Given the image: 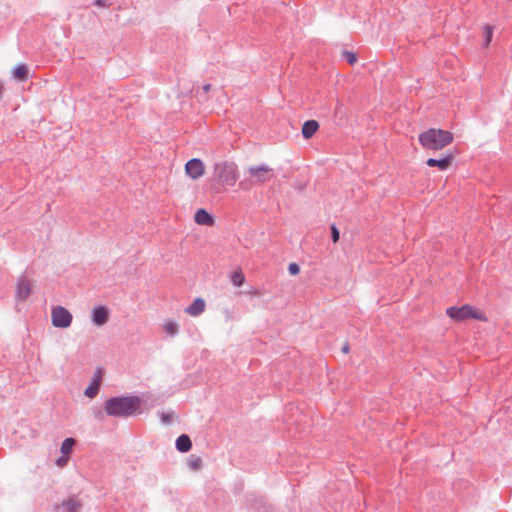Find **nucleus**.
<instances>
[{
    "mask_svg": "<svg viewBox=\"0 0 512 512\" xmlns=\"http://www.w3.org/2000/svg\"><path fill=\"white\" fill-rule=\"evenodd\" d=\"M212 178L219 184L234 186L238 180L236 164L228 161L215 163Z\"/></svg>",
    "mask_w": 512,
    "mask_h": 512,
    "instance_id": "nucleus-3",
    "label": "nucleus"
},
{
    "mask_svg": "<svg viewBox=\"0 0 512 512\" xmlns=\"http://www.w3.org/2000/svg\"><path fill=\"white\" fill-rule=\"evenodd\" d=\"M91 317L94 325L102 326L108 321V309L105 306H96L92 309Z\"/></svg>",
    "mask_w": 512,
    "mask_h": 512,
    "instance_id": "nucleus-10",
    "label": "nucleus"
},
{
    "mask_svg": "<svg viewBox=\"0 0 512 512\" xmlns=\"http://www.w3.org/2000/svg\"><path fill=\"white\" fill-rule=\"evenodd\" d=\"M11 74H12V78L15 81H18V82L26 81L29 76V66L27 64H18L11 71Z\"/></svg>",
    "mask_w": 512,
    "mask_h": 512,
    "instance_id": "nucleus-13",
    "label": "nucleus"
},
{
    "mask_svg": "<svg viewBox=\"0 0 512 512\" xmlns=\"http://www.w3.org/2000/svg\"><path fill=\"white\" fill-rule=\"evenodd\" d=\"M206 304L204 299L196 298L192 304H190L187 308H185V312L193 317H197L202 314L205 310Z\"/></svg>",
    "mask_w": 512,
    "mask_h": 512,
    "instance_id": "nucleus-12",
    "label": "nucleus"
},
{
    "mask_svg": "<svg viewBox=\"0 0 512 512\" xmlns=\"http://www.w3.org/2000/svg\"><path fill=\"white\" fill-rule=\"evenodd\" d=\"M140 405L137 396H115L105 401L104 410L108 416L126 418L133 415Z\"/></svg>",
    "mask_w": 512,
    "mask_h": 512,
    "instance_id": "nucleus-1",
    "label": "nucleus"
},
{
    "mask_svg": "<svg viewBox=\"0 0 512 512\" xmlns=\"http://www.w3.org/2000/svg\"><path fill=\"white\" fill-rule=\"evenodd\" d=\"M231 282L236 287H241L245 282V277L240 270H236L231 275Z\"/></svg>",
    "mask_w": 512,
    "mask_h": 512,
    "instance_id": "nucleus-20",
    "label": "nucleus"
},
{
    "mask_svg": "<svg viewBox=\"0 0 512 512\" xmlns=\"http://www.w3.org/2000/svg\"><path fill=\"white\" fill-rule=\"evenodd\" d=\"M93 4L97 7L108 8L111 6L110 0H94Z\"/></svg>",
    "mask_w": 512,
    "mask_h": 512,
    "instance_id": "nucleus-26",
    "label": "nucleus"
},
{
    "mask_svg": "<svg viewBox=\"0 0 512 512\" xmlns=\"http://www.w3.org/2000/svg\"><path fill=\"white\" fill-rule=\"evenodd\" d=\"M173 414L172 413H160V419L163 424H170L172 422Z\"/></svg>",
    "mask_w": 512,
    "mask_h": 512,
    "instance_id": "nucleus-24",
    "label": "nucleus"
},
{
    "mask_svg": "<svg viewBox=\"0 0 512 512\" xmlns=\"http://www.w3.org/2000/svg\"><path fill=\"white\" fill-rule=\"evenodd\" d=\"M343 57L349 64H354L357 61L356 55L350 51H343Z\"/></svg>",
    "mask_w": 512,
    "mask_h": 512,
    "instance_id": "nucleus-23",
    "label": "nucleus"
},
{
    "mask_svg": "<svg viewBox=\"0 0 512 512\" xmlns=\"http://www.w3.org/2000/svg\"><path fill=\"white\" fill-rule=\"evenodd\" d=\"M73 320V316L68 309L57 305L51 309V322L55 328H68Z\"/></svg>",
    "mask_w": 512,
    "mask_h": 512,
    "instance_id": "nucleus-5",
    "label": "nucleus"
},
{
    "mask_svg": "<svg viewBox=\"0 0 512 512\" xmlns=\"http://www.w3.org/2000/svg\"><path fill=\"white\" fill-rule=\"evenodd\" d=\"M31 291V278L29 274L22 275L16 285V299L18 302L27 300Z\"/></svg>",
    "mask_w": 512,
    "mask_h": 512,
    "instance_id": "nucleus-7",
    "label": "nucleus"
},
{
    "mask_svg": "<svg viewBox=\"0 0 512 512\" xmlns=\"http://www.w3.org/2000/svg\"><path fill=\"white\" fill-rule=\"evenodd\" d=\"M187 465L191 470H200L202 468V459L199 456L191 455L187 460Z\"/></svg>",
    "mask_w": 512,
    "mask_h": 512,
    "instance_id": "nucleus-19",
    "label": "nucleus"
},
{
    "mask_svg": "<svg viewBox=\"0 0 512 512\" xmlns=\"http://www.w3.org/2000/svg\"><path fill=\"white\" fill-rule=\"evenodd\" d=\"M453 141V134L447 130L430 128L419 135V142L425 149L440 150Z\"/></svg>",
    "mask_w": 512,
    "mask_h": 512,
    "instance_id": "nucleus-2",
    "label": "nucleus"
},
{
    "mask_svg": "<svg viewBox=\"0 0 512 512\" xmlns=\"http://www.w3.org/2000/svg\"><path fill=\"white\" fill-rule=\"evenodd\" d=\"M288 271L291 275H296L300 271V267L297 263H290L288 266Z\"/></svg>",
    "mask_w": 512,
    "mask_h": 512,
    "instance_id": "nucleus-27",
    "label": "nucleus"
},
{
    "mask_svg": "<svg viewBox=\"0 0 512 512\" xmlns=\"http://www.w3.org/2000/svg\"><path fill=\"white\" fill-rule=\"evenodd\" d=\"M248 173L259 183L270 181L274 177V171L266 164L250 166Z\"/></svg>",
    "mask_w": 512,
    "mask_h": 512,
    "instance_id": "nucleus-6",
    "label": "nucleus"
},
{
    "mask_svg": "<svg viewBox=\"0 0 512 512\" xmlns=\"http://www.w3.org/2000/svg\"><path fill=\"white\" fill-rule=\"evenodd\" d=\"M348 350H349V346H348V344H345V345L342 347V351H343L344 353H347V352H348Z\"/></svg>",
    "mask_w": 512,
    "mask_h": 512,
    "instance_id": "nucleus-30",
    "label": "nucleus"
},
{
    "mask_svg": "<svg viewBox=\"0 0 512 512\" xmlns=\"http://www.w3.org/2000/svg\"><path fill=\"white\" fill-rule=\"evenodd\" d=\"M186 174L196 180L204 174V164L198 158L190 159L185 165Z\"/></svg>",
    "mask_w": 512,
    "mask_h": 512,
    "instance_id": "nucleus-8",
    "label": "nucleus"
},
{
    "mask_svg": "<svg viewBox=\"0 0 512 512\" xmlns=\"http://www.w3.org/2000/svg\"><path fill=\"white\" fill-rule=\"evenodd\" d=\"M175 446L179 452L186 453L191 449L192 442L188 435L182 434L176 439Z\"/></svg>",
    "mask_w": 512,
    "mask_h": 512,
    "instance_id": "nucleus-17",
    "label": "nucleus"
},
{
    "mask_svg": "<svg viewBox=\"0 0 512 512\" xmlns=\"http://www.w3.org/2000/svg\"><path fill=\"white\" fill-rule=\"evenodd\" d=\"M76 441L74 438H66L61 444L60 451L63 455L68 456L70 452L72 451V448L74 447Z\"/></svg>",
    "mask_w": 512,
    "mask_h": 512,
    "instance_id": "nucleus-18",
    "label": "nucleus"
},
{
    "mask_svg": "<svg viewBox=\"0 0 512 512\" xmlns=\"http://www.w3.org/2000/svg\"><path fill=\"white\" fill-rule=\"evenodd\" d=\"M194 220L199 225L210 226L214 223L213 217L205 209L202 208L195 212Z\"/></svg>",
    "mask_w": 512,
    "mask_h": 512,
    "instance_id": "nucleus-15",
    "label": "nucleus"
},
{
    "mask_svg": "<svg viewBox=\"0 0 512 512\" xmlns=\"http://www.w3.org/2000/svg\"><path fill=\"white\" fill-rule=\"evenodd\" d=\"M493 36V27L487 25L484 27V45L488 46L492 40Z\"/></svg>",
    "mask_w": 512,
    "mask_h": 512,
    "instance_id": "nucleus-22",
    "label": "nucleus"
},
{
    "mask_svg": "<svg viewBox=\"0 0 512 512\" xmlns=\"http://www.w3.org/2000/svg\"><path fill=\"white\" fill-rule=\"evenodd\" d=\"M83 504L77 496H70L63 500L59 506L61 512H79Z\"/></svg>",
    "mask_w": 512,
    "mask_h": 512,
    "instance_id": "nucleus-9",
    "label": "nucleus"
},
{
    "mask_svg": "<svg viewBox=\"0 0 512 512\" xmlns=\"http://www.w3.org/2000/svg\"><path fill=\"white\" fill-rule=\"evenodd\" d=\"M210 89H211V85H210V84H205V85L203 86V91H204L205 93H206V92H208Z\"/></svg>",
    "mask_w": 512,
    "mask_h": 512,
    "instance_id": "nucleus-29",
    "label": "nucleus"
},
{
    "mask_svg": "<svg viewBox=\"0 0 512 512\" xmlns=\"http://www.w3.org/2000/svg\"><path fill=\"white\" fill-rule=\"evenodd\" d=\"M68 459L69 457L66 456V455H63L61 457H59L57 460H56V464L59 466V467H63L67 464L68 462Z\"/></svg>",
    "mask_w": 512,
    "mask_h": 512,
    "instance_id": "nucleus-28",
    "label": "nucleus"
},
{
    "mask_svg": "<svg viewBox=\"0 0 512 512\" xmlns=\"http://www.w3.org/2000/svg\"><path fill=\"white\" fill-rule=\"evenodd\" d=\"M165 332L170 336H175L179 332V325L175 321H167L164 324Z\"/></svg>",
    "mask_w": 512,
    "mask_h": 512,
    "instance_id": "nucleus-21",
    "label": "nucleus"
},
{
    "mask_svg": "<svg viewBox=\"0 0 512 512\" xmlns=\"http://www.w3.org/2000/svg\"><path fill=\"white\" fill-rule=\"evenodd\" d=\"M452 159V154H447L446 156L439 159L429 158L427 159L426 164L429 167H438L439 170L444 171L449 167Z\"/></svg>",
    "mask_w": 512,
    "mask_h": 512,
    "instance_id": "nucleus-11",
    "label": "nucleus"
},
{
    "mask_svg": "<svg viewBox=\"0 0 512 512\" xmlns=\"http://www.w3.org/2000/svg\"><path fill=\"white\" fill-rule=\"evenodd\" d=\"M331 237L334 243H336L340 237V232L335 224L331 226Z\"/></svg>",
    "mask_w": 512,
    "mask_h": 512,
    "instance_id": "nucleus-25",
    "label": "nucleus"
},
{
    "mask_svg": "<svg viewBox=\"0 0 512 512\" xmlns=\"http://www.w3.org/2000/svg\"><path fill=\"white\" fill-rule=\"evenodd\" d=\"M446 314L455 321H464L466 319L484 320L485 317L482 313L475 311L470 305H463L461 307H449Z\"/></svg>",
    "mask_w": 512,
    "mask_h": 512,
    "instance_id": "nucleus-4",
    "label": "nucleus"
},
{
    "mask_svg": "<svg viewBox=\"0 0 512 512\" xmlns=\"http://www.w3.org/2000/svg\"><path fill=\"white\" fill-rule=\"evenodd\" d=\"M319 128L316 120H308L302 126V135L305 139L311 138Z\"/></svg>",
    "mask_w": 512,
    "mask_h": 512,
    "instance_id": "nucleus-16",
    "label": "nucleus"
},
{
    "mask_svg": "<svg viewBox=\"0 0 512 512\" xmlns=\"http://www.w3.org/2000/svg\"><path fill=\"white\" fill-rule=\"evenodd\" d=\"M100 381H101V375L99 373H96L88 387L85 389L84 394L88 398H94L100 389Z\"/></svg>",
    "mask_w": 512,
    "mask_h": 512,
    "instance_id": "nucleus-14",
    "label": "nucleus"
}]
</instances>
